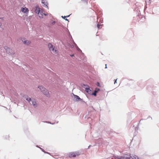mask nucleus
<instances>
[{
    "label": "nucleus",
    "mask_w": 159,
    "mask_h": 159,
    "mask_svg": "<svg viewBox=\"0 0 159 159\" xmlns=\"http://www.w3.org/2000/svg\"><path fill=\"white\" fill-rule=\"evenodd\" d=\"M97 92H95V91H94V92L93 93V94L94 96H96V93Z\"/></svg>",
    "instance_id": "obj_18"
},
{
    "label": "nucleus",
    "mask_w": 159,
    "mask_h": 159,
    "mask_svg": "<svg viewBox=\"0 0 159 159\" xmlns=\"http://www.w3.org/2000/svg\"><path fill=\"white\" fill-rule=\"evenodd\" d=\"M48 46L49 48V50L51 51H52L55 53L57 52V50L54 49V47L53 46L51 43H49L48 45Z\"/></svg>",
    "instance_id": "obj_3"
},
{
    "label": "nucleus",
    "mask_w": 159,
    "mask_h": 159,
    "mask_svg": "<svg viewBox=\"0 0 159 159\" xmlns=\"http://www.w3.org/2000/svg\"><path fill=\"white\" fill-rule=\"evenodd\" d=\"M31 102L32 103V104L33 105V106L34 107H36L37 106V103L36 102L35 100L33 99L32 100Z\"/></svg>",
    "instance_id": "obj_11"
},
{
    "label": "nucleus",
    "mask_w": 159,
    "mask_h": 159,
    "mask_svg": "<svg viewBox=\"0 0 159 159\" xmlns=\"http://www.w3.org/2000/svg\"><path fill=\"white\" fill-rule=\"evenodd\" d=\"M85 90L87 93H89V91H90V90L89 88H85Z\"/></svg>",
    "instance_id": "obj_15"
},
{
    "label": "nucleus",
    "mask_w": 159,
    "mask_h": 159,
    "mask_svg": "<svg viewBox=\"0 0 159 159\" xmlns=\"http://www.w3.org/2000/svg\"><path fill=\"white\" fill-rule=\"evenodd\" d=\"M42 3L44 4V5L46 6V7L48 8V7L47 5L48 4V3L47 2H45V1L44 0H42Z\"/></svg>",
    "instance_id": "obj_12"
},
{
    "label": "nucleus",
    "mask_w": 159,
    "mask_h": 159,
    "mask_svg": "<svg viewBox=\"0 0 159 159\" xmlns=\"http://www.w3.org/2000/svg\"><path fill=\"white\" fill-rule=\"evenodd\" d=\"M21 40L25 44L28 45L30 43V41L26 40L25 39L22 38L21 39Z\"/></svg>",
    "instance_id": "obj_4"
},
{
    "label": "nucleus",
    "mask_w": 159,
    "mask_h": 159,
    "mask_svg": "<svg viewBox=\"0 0 159 159\" xmlns=\"http://www.w3.org/2000/svg\"><path fill=\"white\" fill-rule=\"evenodd\" d=\"M38 88H39L41 91L42 92L44 90H46V89L42 86H38Z\"/></svg>",
    "instance_id": "obj_9"
},
{
    "label": "nucleus",
    "mask_w": 159,
    "mask_h": 159,
    "mask_svg": "<svg viewBox=\"0 0 159 159\" xmlns=\"http://www.w3.org/2000/svg\"><path fill=\"white\" fill-rule=\"evenodd\" d=\"M100 38H101V39H102V40H103V36H101V37H100Z\"/></svg>",
    "instance_id": "obj_21"
},
{
    "label": "nucleus",
    "mask_w": 159,
    "mask_h": 159,
    "mask_svg": "<svg viewBox=\"0 0 159 159\" xmlns=\"http://www.w3.org/2000/svg\"><path fill=\"white\" fill-rule=\"evenodd\" d=\"M26 100H27L29 102H30L31 101V98L29 97L28 96H27L25 98Z\"/></svg>",
    "instance_id": "obj_13"
},
{
    "label": "nucleus",
    "mask_w": 159,
    "mask_h": 159,
    "mask_svg": "<svg viewBox=\"0 0 159 159\" xmlns=\"http://www.w3.org/2000/svg\"><path fill=\"white\" fill-rule=\"evenodd\" d=\"M80 155V153L79 152H71L69 154V157L70 158H73L78 156Z\"/></svg>",
    "instance_id": "obj_2"
},
{
    "label": "nucleus",
    "mask_w": 159,
    "mask_h": 159,
    "mask_svg": "<svg viewBox=\"0 0 159 159\" xmlns=\"http://www.w3.org/2000/svg\"><path fill=\"white\" fill-rule=\"evenodd\" d=\"M40 11L39 8V7H36L35 10V12L38 14Z\"/></svg>",
    "instance_id": "obj_10"
},
{
    "label": "nucleus",
    "mask_w": 159,
    "mask_h": 159,
    "mask_svg": "<svg viewBox=\"0 0 159 159\" xmlns=\"http://www.w3.org/2000/svg\"><path fill=\"white\" fill-rule=\"evenodd\" d=\"M70 16V15L67 16H61V17L63 18L64 19H65L66 20L68 21V19H66V17H69Z\"/></svg>",
    "instance_id": "obj_14"
},
{
    "label": "nucleus",
    "mask_w": 159,
    "mask_h": 159,
    "mask_svg": "<svg viewBox=\"0 0 159 159\" xmlns=\"http://www.w3.org/2000/svg\"><path fill=\"white\" fill-rule=\"evenodd\" d=\"M99 90H100V89L98 88H96L95 90V92H98Z\"/></svg>",
    "instance_id": "obj_16"
},
{
    "label": "nucleus",
    "mask_w": 159,
    "mask_h": 159,
    "mask_svg": "<svg viewBox=\"0 0 159 159\" xmlns=\"http://www.w3.org/2000/svg\"><path fill=\"white\" fill-rule=\"evenodd\" d=\"M4 48L6 50L7 53L9 55H12L14 54V51L11 49L7 46H5Z\"/></svg>",
    "instance_id": "obj_1"
},
{
    "label": "nucleus",
    "mask_w": 159,
    "mask_h": 159,
    "mask_svg": "<svg viewBox=\"0 0 159 159\" xmlns=\"http://www.w3.org/2000/svg\"><path fill=\"white\" fill-rule=\"evenodd\" d=\"M97 86H99V87L101 86L100 84L98 82H97Z\"/></svg>",
    "instance_id": "obj_17"
},
{
    "label": "nucleus",
    "mask_w": 159,
    "mask_h": 159,
    "mask_svg": "<svg viewBox=\"0 0 159 159\" xmlns=\"http://www.w3.org/2000/svg\"><path fill=\"white\" fill-rule=\"evenodd\" d=\"M38 14L39 17L40 18H43V14L44 15H45V16H46L47 15L46 14H43V12L41 11H40L39 12V13Z\"/></svg>",
    "instance_id": "obj_7"
},
{
    "label": "nucleus",
    "mask_w": 159,
    "mask_h": 159,
    "mask_svg": "<svg viewBox=\"0 0 159 159\" xmlns=\"http://www.w3.org/2000/svg\"><path fill=\"white\" fill-rule=\"evenodd\" d=\"M42 92L47 97H50V95L49 93V92L46 89V90Z\"/></svg>",
    "instance_id": "obj_5"
},
{
    "label": "nucleus",
    "mask_w": 159,
    "mask_h": 159,
    "mask_svg": "<svg viewBox=\"0 0 159 159\" xmlns=\"http://www.w3.org/2000/svg\"><path fill=\"white\" fill-rule=\"evenodd\" d=\"M100 25H99V24H98L97 25V27L98 28H99L100 27Z\"/></svg>",
    "instance_id": "obj_20"
},
{
    "label": "nucleus",
    "mask_w": 159,
    "mask_h": 159,
    "mask_svg": "<svg viewBox=\"0 0 159 159\" xmlns=\"http://www.w3.org/2000/svg\"><path fill=\"white\" fill-rule=\"evenodd\" d=\"M116 80H117V79H116V80H115V82H114V84H115L116 83Z\"/></svg>",
    "instance_id": "obj_22"
},
{
    "label": "nucleus",
    "mask_w": 159,
    "mask_h": 159,
    "mask_svg": "<svg viewBox=\"0 0 159 159\" xmlns=\"http://www.w3.org/2000/svg\"><path fill=\"white\" fill-rule=\"evenodd\" d=\"M74 98L76 101H79L81 100V98L78 96L74 95Z\"/></svg>",
    "instance_id": "obj_8"
},
{
    "label": "nucleus",
    "mask_w": 159,
    "mask_h": 159,
    "mask_svg": "<svg viewBox=\"0 0 159 159\" xmlns=\"http://www.w3.org/2000/svg\"><path fill=\"white\" fill-rule=\"evenodd\" d=\"M74 56V55H71V56L72 57V56Z\"/></svg>",
    "instance_id": "obj_25"
},
{
    "label": "nucleus",
    "mask_w": 159,
    "mask_h": 159,
    "mask_svg": "<svg viewBox=\"0 0 159 159\" xmlns=\"http://www.w3.org/2000/svg\"><path fill=\"white\" fill-rule=\"evenodd\" d=\"M21 11L22 12L24 13H28L29 12V10L26 7L25 8H21Z\"/></svg>",
    "instance_id": "obj_6"
},
{
    "label": "nucleus",
    "mask_w": 159,
    "mask_h": 159,
    "mask_svg": "<svg viewBox=\"0 0 159 159\" xmlns=\"http://www.w3.org/2000/svg\"><path fill=\"white\" fill-rule=\"evenodd\" d=\"M55 23V21H53L51 22V24L52 25H54Z\"/></svg>",
    "instance_id": "obj_19"
},
{
    "label": "nucleus",
    "mask_w": 159,
    "mask_h": 159,
    "mask_svg": "<svg viewBox=\"0 0 159 159\" xmlns=\"http://www.w3.org/2000/svg\"><path fill=\"white\" fill-rule=\"evenodd\" d=\"M106 67H105V68H107V65H106Z\"/></svg>",
    "instance_id": "obj_24"
},
{
    "label": "nucleus",
    "mask_w": 159,
    "mask_h": 159,
    "mask_svg": "<svg viewBox=\"0 0 159 159\" xmlns=\"http://www.w3.org/2000/svg\"><path fill=\"white\" fill-rule=\"evenodd\" d=\"M81 0L83 1H84V2H87V0Z\"/></svg>",
    "instance_id": "obj_23"
}]
</instances>
